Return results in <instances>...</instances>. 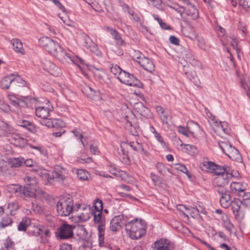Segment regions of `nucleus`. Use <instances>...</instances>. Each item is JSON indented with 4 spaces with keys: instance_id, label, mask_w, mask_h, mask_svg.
<instances>
[{
    "instance_id": "obj_1",
    "label": "nucleus",
    "mask_w": 250,
    "mask_h": 250,
    "mask_svg": "<svg viewBox=\"0 0 250 250\" xmlns=\"http://www.w3.org/2000/svg\"><path fill=\"white\" fill-rule=\"evenodd\" d=\"M202 167L206 171L217 175L214 180L213 184L217 187L224 186L233 176L230 168L226 165L221 167L211 162L204 161Z\"/></svg>"
},
{
    "instance_id": "obj_2",
    "label": "nucleus",
    "mask_w": 250,
    "mask_h": 250,
    "mask_svg": "<svg viewBox=\"0 0 250 250\" xmlns=\"http://www.w3.org/2000/svg\"><path fill=\"white\" fill-rule=\"evenodd\" d=\"M24 181L26 184L21 190L25 196L34 197L37 200L45 198V192L38 186L36 177L26 176L24 178Z\"/></svg>"
},
{
    "instance_id": "obj_3",
    "label": "nucleus",
    "mask_w": 250,
    "mask_h": 250,
    "mask_svg": "<svg viewBox=\"0 0 250 250\" xmlns=\"http://www.w3.org/2000/svg\"><path fill=\"white\" fill-rule=\"evenodd\" d=\"M125 230L131 238L138 239L146 233V225L142 220L135 219L126 224Z\"/></svg>"
},
{
    "instance_id": "obj_4",
    "label": "nucleus",
    "mask_w": 250,
    "mask_h": 250,
    "mask_svg": "<svg viewBox=\"0 0 250 250\" xmlns=\"http://www.w3.org/2000/svg\"><path fill=\"white\" fill-rule=\"evenodd\" d=\"M56 209L59 215L66 216L75 210V205L73 206V201L71 197H64L60 199L56 206Z\"/></svg>"
},
{
    "instance_id": "obj_5",
    "label": "nucleus",
    "mask_w": 250,
    "mask_h": 250,
    "mask_svg": "<svg viewBox=\"0 0 250 250\" xmlns=\"http://www.w3.org/2000/svg\"><path fill=\"white\" fill-rule=\"evenodd\" d=\"M56 57L62 63H69L71 62L76 64L81 70L82 67L78 63L80 62L82 64H85L83 60L78 58H75L70 50H65L62 48H61V50L59 51Z\"/></svg>"
},
{
    "instance_id": "obj_6",
    "label": "nucleus",
    "mask_w": 250,
    "mask_h": 250,
    "mask_svg": "<svg viewBox=\"0 0 250 250\" xmlns=\"http://www.w3.org/2000/svg\"><path fill=\"white\" fill-rule=\"evenodd\" d=\"M39 42L41 46L54 57L61 50L62 47L58 43L49 37H43L39 39Z\"/></svg>"
},
{
    "instance_id": "obj_7",
    "label": "nucleus",
    "mask_w": 250,
    "mask_h": 250,
    "mask_svg": "<svg viewBox=\"0 0 250 250\" xmlns=\"http://www.w3.org/2000/svg\"><path fill=\"white\" fill-rule=\"evenodd\" d=\"M136 119L133 113L128 109H126L123 117L122 122L124 123L125 127L133 136H137L138 132L137 128L134 126Z\"/></svg>"
},
{
    "instance_id": "obj_8",
    "label": "nucleus",
    "mask_w": 250,
    "mask_h": 250,
    "mask_svg": "<svg viewBox=\"0 0 250 250\" xmlns=\"http://www.w3.org/2000/svg\"><path fill=\"white\" fill-rule=\"evenodd\" d=\"M75 216L77 217V222H85L90 218L91 213L90 207L89 206H81L79 204L75 205Z\"/></svg>"
},
{
    "instance_id": "obj_9",
    "label": "nucleus",
    "mask_w": 250,
    "mask_h": 250,
    "mask_svg": "<svg viewBox=\"0 0 250 250\" xmlns=\"http://www.w3.org/2000/svg\"><path fill=\"white\" fill-rule=\"evenodd\" d=\"M118 79L122 83L131 86L139 87L141 84L140 81L133 75L124 71L117 76Z\"/></svg>"
},
{
    "instance_id": "obj_10",
    "label": "nucleus",
    "mask_w": 250,
    "mask_h": 250,
    "mask_svg": "<svg viewBox=\"0 0 250 250\" xmlns=\"http://www.w3.org/2000/svg\"><path fill=\"white\" fill-rule=\"evenodd\" d=\"M247 186V184L245 183L232 182L230 185V188L233 193L243 197L244 200H247L250 199V196H248L245 193Z\"/></svg>"
},
{
    "instance_id": "obj_11",
    "label": "nucleus",
    "mask_w": 250,
    "mask_h": 250,
    "mask_svg": "<svg viewBox=\"0 0 250 250\" xmlns=\"http://www.w3.org/2000/svg\"><path fill=\"white\" fill-rule=\"evenodd\" d=\"M68 171L66 168L61 166L57 165L55 166L50 179H54L60 183H62L66 179Z\"/></svg>"
},
{
    "instance_id": "obj_12",
    "label": "nucleus",
    "mask_w": 250,
    "mask_h": 250,
    "mask_svg": "<svg viewBox=\"0 0 250 250\" xmlns=\"http://www.w3.org/2000/svg\"><path fill=\"white\" fill-rule=\"evenodd\" d=\"M94 210L91 212V215L94 216L95 223H100L102 221L103 203L101 200L96 199L94 203Z\"/></svg>"
},
{
    "instance_id": "obj_13",
    "label": "nucleus",
    "mask_w": 250,
    "mask_h": 250,
    "mask_svg": "<svg viewBox=\"0 0 250 250\" xmlns=\"http://www.w3.org/2000/svg\"><path fill=\"white\" fill-rule=\"evenodd\" d=\"M223 187H220V188L218 190V192L221 194L220 202L222 207L228 208L231 205L232 202L230 200V196L229 192L227 191Z\"/></svg>"
},
{
    "instance_id": "obj_14",
    "label": "nucleus",
    "mask_w": 250,
    "mask_h": 250,
    "mask_svg": "<svg viewBox=\"0 0 250 250\" xmlns=\"http://www.w3.org/2000/svg\"><path fill=\"white\" fill-rule=\"evenodd\" d=\"M57 234L61 239L68 238L73 235V228L70 225L63 224L59 228Z\"/></svg>"
},
{
    "instance_id": "obj_15",
    "label": "nucleus",
    "mask_w": 250,
    "mask_h": 250,
    "mask_svg": "<svg viewBox=\"0 0 250 250\" xmlns=\"http://www.w3.org/2000/svg\"><path fill=\"white\" fill-rule=\"evenodd\" d=\"M214 131L220 135L228 134L229 132V128L227 122H218L212 119Z\"/></svg>"
},
{
    "instance_id": "obj_16",
    "label": "nucleus",
    "mask_w": 250,
    "mask_h": 250,
    "mask_svg": "<svg viewBox=\"0 0 250 250\" xmlns=\"http://www.w3.org/2000/svg\"><path fill=\"white\" fill-rule=\"evenodd\" d=\"M187 127L189 134H191L193 137L197 138L203 133V130L199 124L193 121H190L187 123Z\"/></svg>"
},
{
    "instance_id": "obj_17",
    "label": "nucleus",
    "mask_w": 250,
    "mask_h": 250,
    "mask_svg": "<svg viewBox=\"0 0 250 250\" xmlns=\"http://www.w3.org/2000/svg\"><path fill=\"white\" fill-rule=\"evenodd\" d=\"M171 7L176 11H177L178 13H179L181 15H182L183 11L181 10V9H184L185 10L186 14L190 17L191 19L194 20L198 18V12L196 8L195 7L194 5H190L188 8V7H184V6H181L180 9L177 8L175 7Z\"/></svg>"
},
{
    "instance_id": "obj_18",
    "label": "nucleus",
    "mask_w": 250,
    "mask_h": 250,
    "mask_svg": "<svg viewBox=\"0 0 250 250\" xmlns=\"http://www.w3.org/2000/svg\"><path fill=\"white\" fill-rule=\"evenodd\" d=\"M85 46L93 54L97 56H101V52L96 44L87 36L84 37Z\"/></svg>"
},
{
    "instance_id": "obj_19",
    "label": "nucleus",
    "mask_w": 250,
    "mask_h": 250,
    "mask_svg": "<svg viewBox=\"0 0 250 250\" xmlns=\"http://www.w3.org/2000/svg\"><path fill=\"white\" fill-rule=\"evenodd\" d=\"M151 250H170L169 242L166 239L158 240L152 245Z\"/></svg>"
},
{
    "instance_id": "obj_20",
    "label": "nucleus",
    "mask_w": 250,
    "mask_h": 250,
    "mask_svg": "<svg viewBox=\"0 0 250 250\" xmlns=\"http://www.w3.org/2000/svg\"><path fill=\"white\" fill-rule=\"evenodd\" d=\"M82 92L87 97L97 100L100 98V93L99 91L93 89L88 85H85L82 89Z\"/></svg>"
},
{
    "instance_id": "obj_21",
    "label": "nucleus",
    "mask_w": 250,
    "mask_h": 250,
    "mask_svg": "<svg viewBox=\"0 0 250 250\" xmlns=\"http://www.w3.org/2000/svg\"><path fill=\"white\" fill-rule=\"evenodd\" d=\"M82 92L87 97L97 100L100 98V93L99 91L93 89L88 85H85L82 89Z\"/></svg>"
},
{
    "instance_id": "obj_22",
    "label": "nucleus",
    "mask_w": 250,
    "mask_h": 250,
    "mask_svg": "<svg viewBox=\"0 0 250 250\" xmlns=\"http://www.w3.org/2000/svg\"><path fill=\"white\" fill-rule=\"evenodd\" d=\"M8 140L11 144L20 147H23L27 143L25 138L16 133L13 134L11 138H8Z\"/></svg>"
},
{
    "instance_id": "obj_23",
    "label": "nucleus",
    "mask_w": 250,
    "mask_h": 250,
    "mask_svg": "<svg viewBox=\"0 0 250 250\" xmlns=\"http://www.w3.org/2000/svg\"><path fill=\"white\" fill-rule=\"evenodd\" d=\"M140 65L145 70L151 73L154 70V65L152 61L148 58L143 56L141 60L139 61Z\"/></svg>"
},
{
    "instance_id": "obj_24",
    "label": "nucleus",
    "mask_w": 250,
    "mask_h": 250,
    "mask_svg": "<svg viewBox=\"0 0 250 250\" xmlns=\"http://www.w3.org/2000/svg\"><path fill=\"white\" fill-rule=\"evenodd\" d=\"M123 216L120 215L115 216L113 217L110 221V230L113 231H117L120 230L123 224Z\"/></svg>"
},
{
    "instance_id": "obj_25",
    "label": "nucleus",
    "mask_w": 250,
    "mask_h": 250,
    "mask_svg": "<svg viewBox=\"0 0 250 250\" xmlns=\"http://www.w3.org/2000/svg\"><path fill=\"white\" fill-rule=\"evenodd\" d=\"M37 103V101L34 98L31 97H24L23 99H19L17 105L23 107L29 106L33 107L32 105L34 104L36 105Z\"/></svg>"
},
{
    "instance_id": "obj_26",
    "label": "nucleus",
    "mask_w": 250,
    "mask_h": 250,
    "mask_svg": "<svg viewBox=\"0 0 250 250\" xmlns=\"http://www.w3.org/2000/svg\"><path fill=\"white\" fill-rule=\"evenodd\" d=\"M177 208L178 210L181 211L182 213H183L184 215H186L187 216L188 215L186 214V211L189 210L190 209L192 210V212L193 213H194L195 215H198L200 212L205 213V211L200 206H199V208L193 207L190 208H189L184 205H179L178 206H177Z\"/></svg>"
},
{
    "instance_id": "obj_27",
    "label": "nucleus",
    "mask_w": 250,
    "mask_h": 250,
    "mask_svg": "<svg viewBox=\"0 0 250 250\" xmlns=\"http://www.w3.org/2000/svg\"><path fill=\"white\" fill-rule=\"evenodd\" d=\"M231 206L234 214L237 216L239 215V212L242 209L245 205L240 200L234 199L231 202Z\"/></svg>"
},
{
    "instance_id": "obj_28",
    "label": "nucleus",
    "mask_w": 250,
    "mask_h": 250,
    "mask_svg": "<svg viewBox=\"0 0 250 250\" xmlns=\"http://www.w3.org/2000/svg\"><path fill=\"white\" fill-rule=\"evenodd\" d=\"M36 115L39 118L42 119L46 118L49 115L50 110L47 107L39 106L37 107L34 105Z\"/></svg>"
},
{
    "instance_id": "obj_29",
    "label": "nucleus",
    "mask_w": 250,
    "mask_h": 250,
    "mask_svg": "<svg viewBox=\"0 0 250 250\" xmlns=\"http://www.w3.org/2000/svg\"><path fill=\"white\" fill-rule=\"evenodd\" d=\"M11 42L12 44L13 50L18 53L22 55L25 54V51L22 46L21 41L18 39H13L11 40Z\"/></svg>"
},
{
    "instance_id": "obj_30",
    "label": "nucleus",
    "mask_w": 250,
    "mask_h": 250,
    "mask_svg": "<svg viewBox=\"0 0 250 250\" xmlns=\"http://www.w3.org/2000/svg\"><path fill=\"white\" fill-rule=\"evenodd\" d=\"M183 35L187 37L190 39L191 40H194L196 37L195 29L192 26H188L187 27L183 28L182 29Z\"/></svg>"
},
{
    "instance_id": "obj_31",
    "label": "nucleus",
    "mask_w": 250,
    "mask_h": 250,
    "mask_svg": "<svg viewBox=\"0 0 250 250\" xmlns=\"http://www.w3.org/2000/svg\"><path fill=\"white\" fill-rule=\"evenodd\" d=\"M128 144L134 150L138 152L140 154L143 155H146V154L142 144L138 141L130 142Z\"/></svg>"
},
{
    "instance_id": "obj_32",
    "label": "nucleus",
    "mask_w": 250,
    "mask_h": 250,
    "mask_svg": "<svg viewBox=\"0 0 250 250\" xmlns=\"http://www.w3.org/2000/svg\"><path fill=\"white\" fill-rule=\"evenodd\" d=\"M13 74L7 76L2 79L0 82V86L2 89H8L11 84L13 83Z\"/></svg>"
},
{
    "instance_id": "obj_33",
    "label": "nucleus",
    "mask_w": 250,
    "mask_h": 250,
    "mask_svg": "<svg viewBox=\"0 0 250 250\" xmlns=\"http://www.w3.org/2000/svg\"><path fill=\"white\" fill-rule=\"evenodd\" d=\"M33 171L42 179H48L49 178H50L49 175L47 173V170L38 165H35Z\"/></svg>"
},
{
    "instance_id": "obj_34",
    "label": "nucleus",
    "mask_w": 250,
    "mask_h": 250,
    "mask_svg": "<svg viewBox=\"0 0 250 250\" xmlns=\"http://www.w3.org/2000/svg\"><path fill=\"white\" fill-rule=\"evenodd\" d=\"M226 155L232 160L238 159L240 157V154L238 150L232 146L227 152Z\"/></svg>"
},
{
    "instance_id": "obj_35",
    "label": "nucleus",
    "mask_w": 250,
    "mask_h": 250,
    "mask_svg": "<svg viewBox=\"0 0 250 250\" xmlns=\"http://www.w3.org/2000/svg\"><path fill=\"white\" fill-rule=\"evenodd\" d=\"M86 65L89 70L92 72L95 77L99 79L102 78L103 74H104V72L102 70L96 68L90 64H86Z\"/></svg>"
},
{
    "instance_id": "obj_36",
    "label": "nucleus",
    "mask_w": 250,
    "mask_h": 250,
    "mask_svg": "<svg viewBox=\"0 0 250 250\" xmlns=\"http://www.w3.org/2000/svg\"><path fill=\"white\" fill-rule=\"evenodd\" d=\"M30 222L31 221L29 218H23L18 225V230L19 231H25L27 227L30 224Z\"/></svg>"
},
{
    "instance_id": "obj_37",
    "label": "nucleus",
    "mask_w": 250,
    "mask_h": 250,
    "mask_svg": "<svg viewBox=\"0 0 250 250\" xmlns=\"http://www.w3.org/2000/svg\"><path fill=\"white\" fill-rule=\"evenodd\" d=\"M4 248L2 250H14L15 244L12 240L8 237L4 240Z\"/></svg>"
},
{
    "instance_id": "obj_38",
    "label": "nucleus",
    "mask_w": 250,
    "mask_h": 250,
    "mask_svg": "<svg viewBox=\"0 0 250 250\" xmlns=\"http://www.w3.org/2000/svg\"><path fill=\"white\" fill-rule=\"evenodd\" d=\"M18 125L21 127L26 128L27 130L31 132H34L35 131L34 127L29 121L25 120L19 121Z\"/></svg>"
},
{
    "instance_id": "obj_39",
    "label": "nucleus",
    "mask_w": 250,
    "mask_h": 250,
    "mask_svg": "<svg viewBox=\"0 0 250 250\" xmlns=\"http://www.w3.org/2000/svg\"><path fill=\"white\" fill-rule=\"evenodd\" d=\"M110 34L115 40L117 44L119 45H123L124 44V41L121 38V36L116 30L110 29Z\"/></svg>"
},
{
    "instance_id": "obj_40",
    "label": "nucleus",
    "mask_w": 250,
    "mask_h": 250,
    "mask_svg": "<svg viewBox=\"0 0 250 250\" xmlns=\"http://www.w3.org/2000/svg\"><path fill=\"white\" fill-rule=\"evenodd\" d=\"M154 137L163 148L167 149L168 148V144L165 141L164 138L160 133H156Z\"/></svg>"
},
{
    "instance_id": "obj_41",
    "label": "nucleus",
    "mask_w": 250,
    "mask_h": 250,
    "mask_svg": "<svg viewBox=\"0 0 250 250\" xmlns=\"http://www.w3.org/2000/svg\"><path fill=\"white\" fill-rule=\"evenodd\" d=\"M241 83L242 87L247 92V95L250 96V93L249 92L250 91V79L245 78L244 82L241 81Z\"/></svg>"
},
{
    "instance_id": "obj_42",
    "label": "nucleus",
    "mask_w": 250,
    "mask_h": 250,
    "mask_svg": "<svg viewBox=\"0 0 250 250\" xmlns=\"http://www.w3.org/2000/svg\"><path fill=\"white\" fill-rule=\"evenodd\" d=\"M223 222V226L230 232L232 231L233 228V225L229 221L228 216L225 215L222 218Z\"/></svg>"
},
{
    "instance_id": "obj_43",
    "label": "nucleus",
    "mask_w": 250,
    "mask_h": 250,
    "mask_svg": "<svg viewBox=\"0 0 250 250\" xmlns=\"http://www.w3.org/2000/svg\"><path fill=\"white\" fill-rule=\"evenodd\" d=\"M24 159L21 157L15 158L11 159V163L12 167H19L23 165Z\"/></svg>"
},
{
    "instance_id": "obj_44",
    "label": "nucleus",
    "mask_w": 250,
    "mask_h": 250,
    "mask_svg": "<svg viewBox=\"0 0 250 250\" xmlns=\"http://www.w3.org/2000/svg\"><path fill=\"white\" fill-rule=\"evenodd\" d=\"M77 175L78 178L82 181H86L88 180V173L84 170H78Z\"/></svg>"
},
{
    "instance_id": "obj_45",
    "label": "nucleus",
    "mask_w": 250,
    "mask_h": 250,
    "mask_svg": "<svg viewBox=\"0 0 250 250\" xmlns=\"http://www.w3.org/2000/svg\"><path fill=\"white\" fill-rule=\"evenodd\" d=\"M185 73L191 81H192L196 84V83H197V77L194 71H185Z\"/></svg>"
},
{
    "instance_id": "obj_46",
    "label": "nucleus",
    "mask_w": 250,
    "mask_h": 250,
    "mask_svg": "<svg viewBox=\"0 0 250 250\" xmlns=\"http://www.w3.org/2000/svg\"><path fill=\"white\" fill-rule=\"evenodd\" d=\"M29 146L31 148L34 149L36 151V153H40L43 156H46V151L43 146H34L32 145Z\"/></svg>"
},
{
    "instance_id": "obj_47",
    "label": "nucleus",
    "mask_w": 250,
    "mask_h": 250,
    "mask_svg": "<svg viewBox=\"0 0 250 250\" xmlns=\"http://www.w3.org/2000/svg\"><path fill=\"white\" fill-rule=\"evenodd\" d=\"M12 223V220L10 218L7 216L4 217L0 222V228H4L6 227Z\"/></svg>"
},
{
    "instance_id": "obj_48",
    "label": "nucleus",
    "mask_w": 250,
    "mask_h": 250,
    "mask_svg": "<svg viewBox=\"0 0 250 250\" xmlns=\"http://www.w3.org/2000/svg\"><path fill=\"white\" fill-rule=\"evenodd\" d=\"M123 71H124L117 65H112V66L110 67V72L112 73L115 77H117L118 75H120V73Z\"/></svg>"
},
{
    "instance_id": "obj_49",
    "label": "nucleus",
    "mask_w": 250,
    "mask_h": 250,
    "mask_svg": "<svg viewBox=\"0 0 250 250\" xmlns=\"http://www.w3.org/2000/svg\"><path fill=\"white\" fill-rule=\"evenodd\" d=\"M219 146L222 151L224 153V154H226L227 152L229 150V149L231 147V145L229 144L227 142H221L219 143Z\"/></svg>"
},
{
    "instance_id": "obj_50",
    "label": "nucleus",
    "mask_w": 250,
    "mask_h": 250,
    "mask_svg": "<svg viewBox=\"0 0 250 250\" xmlns=\"http://www.w3.org/2000/svg\"><path fill=\"white\" fill-rule=\"evenodd\" d=\"M53 120L47 118L42 119L39 121L41 125L46 126L48 127H52L53 126Z\"/></svg>"
},
{
    "instance_id": "obj_51",
    "label": "nucleus",
    "mask_w": 250,
    "mask_h": 250,
    "mask_svg": "<svg viewBox=\"0 0 250 250\" xmlns=\"http://www.w3.org/2000/svg\"><path fill=\"white\" fill-rule=\"evenodd\" d=\"M31 209L36 213H42L43 211V208L36 203H32Z\"/></svg>"
},
{
    "instance_id": "obj_52",
    "label": "nucleus",
    "mask_w": 250,
    "mask_h": 250,
    "mask_svg": "<svg viewBox=\"0 0 250 250\" xmlns=\"http://www.w3.org/2000/svg\"><path fill=\"white\" fill-rule=\"evenodd\" d=\"M48 72L55 77H59L62 74L61 69L58 66H56L55 64L54 65V66Z\"/></svg>"
},
{
    "instance_id": "obj_53",
    "label": "nucleus",
    "mask_w": 250,
    "mask_h": 250,
    "mask_svg": "<svg viewBox=\"0 0 250 250\" xmlns=\"http://www.w3.org/2000/svg\"><path fill=\"white\" fill-rule=\"evenodd\" d=\"M55 64L50 60H44L42 62V65L45 70L49 72L54 66Z\"/></svg>"
},
{
    "instance_id": "obj_54",
    "label": "nucleus",
    "mask_w": 250,
    "mask_h": 250,
    "mask_svg": "<svg viewBox=\"0 0 250 250\" xmlns=\"http://www.w3.org/2000/svg\"><path fill=\"white\" fill-rule=\"evenodd\" d=\"M173 144L175 147L179 150L183 149V146H184V144L179 137H175L173 140Z\"/></svg>"
},
{
    "instance_id": "obj_55",
    "label": "nucleus",
    "mask_w": 250,
    "mask_h": 250,
    "mask_svg": "<svg viewBox=\"0 0 250 250\" xmlns=\"http://www.w3.org/2000/svg\"><path fill=\"white\" fill-rule=\"evenodd\" d=\"M121 148L122 154H121L120 152H119L121 158H122L124 163H125L126 164L128 163L129 161L127 152L123 149L122 145L121 146Z\"/></svg>"
},
{
    "instance_id": "obj_56",
    "label": "nucleus",
    "mask_w": 250,
    "mask_h": 250,
    "mask_svg": "<svg viewBox=\"0 0 250 250\" xmlns=\"http://www.w3.org/2000/svg\"><path fill=\"white\" fill-rule=\"evenodd\" d=\"M13 84L17 85L18 84L24 85L25 82L21 79V78L18 75H14L13 74Z\"/></svg>"
},
{
    "instance_id": "obj_57",
    "label": "nucleus",
    "mask_w": 250,
    "mask_h": 250,
    "mask_svg": "<svg viewBox=\"0 0 250 250\" xmlns=\"http://www.w3.org/2000/svg\"><path fill=\"white\" fill-rule=\"evenodd\" d=\"M42 233V229L39 226H36L33 228V230L30 231V233L35 236H38Z\"/></svg>"
},
{
    "instance_id": "obj_58",
    "label": "nucleus",
    "mask_w": 250,
    "mask_h": 250,
    "mask_svg": "<svg viewBox=\"0 0 250 250\" xmlns=\"http://www.w3.org/2000/svg\"><path fill=\"white\" fill-rule=\"evenodd\" d=\"M5 136L6 137H9V138H11L12 137V136H13V134H15V130L14 128L11 126H10L7 124V127H5Z\"/></svg>"
},
{
    "instance_id": "obj_59",
    "label": "nucleus",
    "mask_w": 250,
    "mask_h": 250,
    "mask_svg": "<svg viewBox=\"0 0 250 250\" xmlns=\"http://www.w3.org/2000/svg\"><path fill=\"white\" fill-rule=\"evenodd\" d=\"M53 126L52 127L59 128L62 127L64 126V123L60 119H53Z\"/></svg>"
},
{
    "instance_id": "obj_60",
    "label": "nucleus",
    "mask_w": 250,
    "mask_h": 250,
    "mask_svg": "<svg viewBox=\"0 0 250 250\" xmlns=\"http://www.w3.org/2000/svg\"><path fill=\"white\" fill-rule=\"evenodd\" d=\"M177 130L180 133L182 134L186 137H188L189 136V133L188 130V128H186L183 126L179 125L177 126Z\"/></svg>"
},
{
    "instance_id": "obj_61",
    "label": "nucleus",
    "mask_w": 250,
    "mask_h": 250,
    "mask_svg": "<svg viewBox=\"0 0 250 250\" xmlns=\"http://www.w3.org/2000/svg\"><path fill=\"white\" fill-rule=\"evenodd\" d=\"M143 56H144L143 55L140 51L135 50L132 57L134 61L139 63V61L141 60Z\"/></svg>"
},
{
    "instance_id": "obj_62",
    "label": "nucleus",
    "mask_w": 250,
    "mask_h": 250,
    "mask_svg": "<svg viewBox=\"0 0 250 250\" xmlns=\"http://www.w3.org/2000/svg\"><path fill=\"white\" fill-rule=\"evenodd\" d=\"M176 168L177 170H178L184 173H186L187 175H188L189 173L188 172V170L185 165L179 164H176Z\"/></svg>"
},
{
    "instance_id": "obj_63",
    "label": "nucleus",
    "mask_w": 250,
    "mask_h": 250,
    "mask_svg": "<svg viewBox=\"0 0 250 250\" xmlns=\"http://www.w3.org/2000/svg\"><path fill=\"white\" fill-rule=\"evenodd\" d=\"M5 127H7V124L0 121V137L5 136Z\"/></svg>"
},
{
    "instance_id": "obj_64",
    "label": "nucleus",
    "mask_w": 250,
    "mask_h": 250,
    "mask_svg": "<svg viewBox=\"0 0 250 250\" xmlns=\"http://www.w3.org/2000/svg\"><path fill=\"white\" fill-rule=\"evenodd\" d=\"M138 107H140V111H138L140 114L142 115L145 116V113L149 112V110L146 107H145L142 103L138 104Z\"/></svg>"
}]
</instances>
